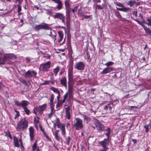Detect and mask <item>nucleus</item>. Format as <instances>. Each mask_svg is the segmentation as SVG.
Listing matches in <instances>:
<instances>
[{
	"label": "nucleus",
	"mask_w": 151,
	"mask_h": 151,
	"mask_svg": "<svg viewBox=\"0 0 151 151\" xmlns=\"http://www.w3.org/2000/svg\"><path fill=\"white\" fill-rule=\"evenodd\" d=\"M28 121L25 118H21L17 123L16 129L18 131H23L28 127Z\"/></svg>",
	"instance_id": "f257e3e1"
},
{
	"label": "nucleus",
	"mask_w": 151,
	"mask_h": 151,
	"mask_svg": "<svg viewBox=\"0 0 151 151\" xmlns=\"http://www.w3.org/2000/svg\"><path fill=\"white\" fill-rule=\"evenodd\" d=\"M75 120L76 122L74 124V126L76 130H80L83 127V121L79 118H76Z\"/></svg>",
	"instance_id": "f03ea898"
},
{
	"label": "nucleus",
	"mask_w": 151,
	"mask_h": 151,
	"mask_svg": "<svg viewBox=\"0 0 151 151\" xmlns=\"http://www.w3.org/2000/svg\"><path fill=\"white\" fill-rule=\"evenodd\" d=\"M93 122L95 126H92V127L95 129L96 128L98 131H102L104 128V125L99 121L95 118L93 119Z\"/></svg>",
	"instance_id": "7ed1b4c3"
},
{
	"label": "nucleus",
	"mask_w": 151,
	"mask_h": 151,
	"mask_svg": "<svg viewBox=\"0 0 151 151\" xmlns=\"http://www.w3.org/2000/svg\"><path fill=\"white\" fill-rule=\"evenodd\" d=\"M109 141L105 140L99 142V143L100 145L102 147V148H101L99 151H106L109 149L106 145H109Z\"/></svg>",
	"instance_id": "20e7f679"
},
{
	"label": "nucleus",
	"mask_w": 151,
	"mask_h": 151,
	"mask_svg": "<svg viewBox=\"0 0 151 151\" xmlns=\"http://www.w3.org/2000/svg\"><path fill=\"white\" fill-rule=\"evenodd\" d=\"M52 16L55 19H58L61 20L64 24H65V17L63 14L56 13L55 15H52Z\"/></svg>",
	"instance_id": "39448f33"
},
{
	"label": "nucleus",
	"mask_w": 151,
	"mask_h": 151,
	"mask_svg": "<svg viewBox=\"0 0 151 151\" xmlns=\"http://www.w3.org/2000/svg\"><path fill=\"white\" fill-rule=\"evenodd\" d=\"M37 75L36 72L34 70L32 71L28 70L25 73L24 76L25 78H30L32 77L33 76H35Z\"/></svg>",
	"instance_id": "423d86ee"
},
{
	"label": "nucleus",
	"mask_w": 151,
	"mask_h": 151,
	"mask_svg": "<svg viewBox=\"0 0 151 151\" xmlns=\"http://www.w3.org/2000/svg\"><path fill=\"white\" fill-rule=\"evenodd\" d=\"M15 104H16L17 106H20L22 107L23 109L27 106V105L28 101H22L21 102L16 100H14Z\"/></svg>",
	"instance_id": "0eeeda50"
},
{
	"label": "nucleus",
	"mask_w": 151,
	"mask_h": 151,
	"mask_svg": "<svg viewBox=\"0 0 151 151\" xmlns=\"http://www.w3.org/2000/svg\"><path fill=\"white\" fill-rule=\"evenodd\" d=\"M50 62L49 61L45 63L41 64L40 65V68L42 70L47 71L50 67Z\"/></svg>",
	"instance_id": "6e6552de"
},
{
	"label": "nucleus",
	"mask_w": 151,
	"mask_h": 151,
	"mask_svg": "<svg viewBox=\"0 0 151 151\" xmlns=\"http://www.w3.org/2000/svg\"><path fill=\"white\" fill-rule=\"evenodd\" d=\"M85 67V65L82 62L76 63L74 66V68L79 70H83Z\"/></svg>",
	"instance_id": "1a4fd4ad"
},
{
	"label": "nucleus",
	"mask_w": 151,
	"mask_h": 151,
	"mask_svg": "<svg viewBox=\"0 0 151 151\" xmlns=\"http://www.w3.org/2000/svg\"><path fill=\"white\" fill-rule=\"evenodd\" d=\"M134 20L137 22L139 25L143 27L146 33L150 34L151 33V31L150 30L149 28L146 27L144 26V25L143 24L142 22L136 19H134Z\"/></svg>",
	"instance_id": "9d476101"
},
{
	"label": "nucleus",
	"mask_w": 151,
	"mask_h": 151,
	"mask_svg": "<svg viewBox=\"0 0 151 151\" xmlns=\"http://www.w3.org/2000/svg\"><path fill=\"white\" fill-rule=\"evenodd\" d=\"M115 70V68L112 67L105 68L101 72V74H107Z\"/></svg>",
	"instance_id": "9b49d317"
},
{
	"label": "nucleus",
	"mask_w": 151,
	"mask_h": 151,
	"mask_svg": "<svg viewBox=\"0 0 151 151\" xmlns=\"http://www.w3.org/2000/svg\"><path fill=\"white\" fill-rule=\"evenodd\" d=\"M115 70V68L112 67L105 68L101 72V74H107Z\"/></svg>",
	"instance_id": "f8f14e48"
},
{
	"label": "nucleus",
	"mask_w": 151,
	"mask_h": 151,
	"mask_svg": "<svg viewBox=\"0 0 151 151\" xmlns=\"http://www.w3.org/2000/svg\"><path fill=\"white\" fill-rule=\"evenodd\" d=\"M29 136L30 137V140L31 141H32L34 138V129L33 127H30L29 128Z\"/></svg>",
	"instance_id": "ddd939ff"
},
{
	"label": "nucleus",
	"mask_w": 151,
	"mask_h": 151,
	"mask_svg": "<svg viewBox=\"0 0 151 151\" xmlns=\"http://www.w3.org/2000/svg\"><path fill=\"white\" fill-rule=\"evenodd\" d=\"M47 106V105L46 104H43L41 106H40L37 108V110L39 112L42 113V112L45 110Z\"/></svg>",
	"instance_id": "4468645a"
},
{
	"label": "nucleus",
	"mask_w": 151,
	"mask_h": 151,
	"mask_svg": "<svg viewBox=\"0 0 151 151\" xmlns=\"http://www.w3.org/2000/svg\"><path fill=\"white\" fill-rule=\"evenodd\" d=\"M4 56L6 60L8 58L15 59L17 58L16 55L13 54H6Z\"/></svg>",
	"instance_id": "2eb2a0df"
},
{
	"label": "nucleus",
	"mask_w": 151,
	"mask_h": 151,
	"mask_svg": "<svg viewBox=\"0 0 151 151\" xmlns=\"http://www.w3.org/2000/svg\"><path fill=\"white\" fill-rule=\"evenodd\" d=\"M60 83L62 86H64L65 88H67V80L65 77L62 78L60 80Z\"/></svg>",
	"instance_id": "dca6fc26"
},
{
	"label": "nucleus",
	"mask_w": 151,
	"mask_h": 151,
	"mask_svg": "<svg viewBox=\"0 0 151 151\" xmlns=\"http://www.w3.org/2000/svg\"><path fill=\"white\" fill-rule=\"evenodd\" d=\"M42 29L45 30H51L52 28L49 26V24L46 23H44L43 24H41Z\"/></svg>",
	"instance_id": "f3484780"
},
{
	"label": "nucleus",
	"mask_w": 151,
	"mask_h": 151,
	"mask_svg": "<svg viewBox=\"0 0 151 151\" xmlns=\"http://www.w3.org/2000/svg\"><path fill=\"white\" fill-rule=\"evenodd\" d=\"M70 108L69 106L65 108L66 116L67 119H70Z\"/></svg>",
	"instance_id": "a211bd4d"
},
{
	"label": "nucleus",
	"mask_w": 151,
	"mask_h": 151,
	"mask_svg": "<svg viewBox=\"0 0 151 151\" xmlns=\"http://www.w3.org/2000/svg\"><path fill=\"white\" fill-rule=\"evenodd\" d=\"M116 8L117 10L125 12H127L131 10V9L130 8L128 7H125L124 6H123L122 7V8L116 7Z\"/></svg>",
	"instance_id": "6ab92c4d"
},
{
	"label": "nucleus",
	"mask_w": 151,
	"mask_h": 151,
	"mask_svg": "<svg viewBox=\"0 0 151 151\" xmlns=\"http://www.w3.org/2000/svg\"><path fill=\"white\" fill-rule=\"evenodd\" d=\"M13 140L15 146L17 147H19L20 146L19 144V141L18 138L15 136H13Z\"/></svg>",
	"instance_id": "aec40b11"
},
{
	"label": "nucleus",
	"mask_w": 151,
	"mask_h": 151,
	"mask_svg": "<svg viewBox=\"0 0 151 151\" xmlns=\"http://www.w3.org/2000/svg\"><path fill=\"white\" fill-rule=\"evenodd\" d=\"M68 76L69 80L72 81L73 80V72L72 70H69L68 71Z\"/></svg>",
	"instance_id": "412c9836"
},
{
	"label": "nucleus",
	"mask_w": 151,
	"mask_h": 151,
	"mask_svg": "<svg viewBox=\"0 0 151 151\" xmlns=\"http://www.w3.org/2000/svg\"><path fill=\"white\" fill-rule=\"evenodd\" d=\"M50 106L54 107V105L53 104V101L54 98V96L53 94H51L50 95Z\"/></svg>",
	"instance_id": "4be33fe9"
},
{
	"label": "nucleus",
	"mask_w": 151,
	"mask_h": 151,
	"mask_svg": "<svg viewBox=\"0 0 151 151\" xmlns=\"http://www.w3.org/2000/svg\"><path fill=\"white\" fill-rule=\"evenodd\" d=\"M105 130L107 132L106 133V135L107 137L106 139H105L104 140L109 141V135L111 132V129L110 128L108 127Z\"/></svg>",
	"instance_id": "5701e85b"
},
{
	"label": "nucleus",
	"mask_w": 151,
	"mask_h": 151,
	"mask_svg": "<svg viewBox=\"0 0 151 151\" xmlns=\"http://www.w3.org/2000/svg\"><path fill=\"white\" fill-rule=\"evenodd\" d=\"M82 117L83 118L84 121H86L87 123L91 121V118L88 116L83 114H81Z\"/></svg>",
	"instance_id": "b1692460"
},
{
	"label": "nucleus",
	"mask_w": 151,
	"mask_h": 151,
	"mask_svg": "<svg viewBox=\"0 0 151 151\" xmlns=\"http://www.w3.org/2000/svg\"><path fill=\"white\" fill-rule=\"evenodd\" d=\"M50 107L51 108V112L48 114V117L49 118H51L55 112L54 109V107L50 106Z\"/></svg>",
	"instance_id": "393cba45"
},
{
	"label": "nucleus",
	"mask_w": 151,
	"mask_h": 151,
	"mask_svg": "<svg viewBox=\"0 0 151 151\" xmlns=\"http://www.w3.org/2000/svg\"><path fill=\"white\" fill-rule=\"evenodd\" d=\"M60 69V67L59 66H58L53 70V72L55 76L57 75L58 73L59 70Z\"/></svg>",
	"instance_id": "a878e982"
},
{
	"label": "nucleus",
	"mask_w": 151,
	"mask_h": 151,
	"mask_svg": "<svg viewBox=\"0 0 151 151\" xmlns=\"http://www.w3.org/2000/svg\"><path fill=\"white\" fill-rule=\"evenodd\" d=\"M136 3V1L134 0H130L128 2L127 5H129L131 7L133 6L134 4Z\"/></svg>",
	"instance_id": "bb28decb"
},
{
	"label": "nucleus",
	"mask_w": 151,
	"mask_h": 151,
	"mask_svg": "<svg viewBox=\"0 0 151 151\" xmlns=\"http://www.w3.org/2000/svg\"><path fill=\"white\" fill-rule=\"evenodd\" d=\"M62 131L63 135H65V128L64 125H62L61 128H60Z\"/></svg>",
	"instance_id": "cd10ccee"
},
{
	"label": "nucleus",
	"mask_w": 151,
	"mask_h": 151,
	"mask_svg": "<svg viewBox=\"0 0 151 151\" xmlns=\"http://www.w3.org/2000/svg\"><path fill=\"white\" fill-rule=\"evenodd\" d=\"M50 89L52 91L54 92L59 94L60 93V91L58 90V88H56L54 87H51Z\"/></svg>",
	"instance_id": "c85d7f7f"
},
{
	"label": "nucleus",
	"mask_w": 151,
	"mask_h": 151,
	"mask_svg": "<svg viewBox=\"0 0 151 151\" xmlns=\"http://www.w3.org/2000/svg\"><path fill=\"white\" fill-rule=\"evenodd\" d=\"M6 59L5 56L3 58H0V65H3L5 63Z\"/></svg>",
	"instance_id": "c756f323"
},
{
	"label": "nucleus",
	"mask_w": 151,
	"mask_h": 151,
	"mask_svg": "<svg viewBox=\"0 0 151 151\" xmlns=\"http://www.w3.org/2000/svg\"><path fill=\"white\" fill-rule=\"evenodd\" d=\"M35 28L37 30H39L40 29H42L41 24L35 25Z\"/></svg>",
	"instance_id": "7c9ffc66"
},
{
	"label": "nucleus",
	"mask_w": 151,
	"mask_h": 151,
	"mask_svg": "<svg viewBox=\"0 0 151 151\" xmlns=\"http://www.w3.org/2000/svg\"><path fill=\"white\" fill-rule=\"evenodd\" d=\"M37 148V141L35 142L32 146V150L35 151Z\"/></svg>",
	"instance_id": "2f4dec72"
},
{
	"label": "nucleus",
	"mask_w": 151,
	"mask_h": 151,
	"mask_svg": "<svg viewBox=\"0 0 151 151\" xmlns=\"http://www.w3.org/2000/svg\"><path fill=\"white\" fill-rule=\"evenodd\" d=\"M60 39L59 40L58 42L60 43L61 45L65 42V39L64 38L63 41L62 42L63 37H60Z\"/></svg>",
	"instance_id": "473e14b6"
},
{
	"label": "nucleus",
	"mask_w": 151,
	"mask_h": 151,
	"mask_svg": "<svg viewBox=\"0 0 151 151\" xmlns=\"http://www.w3.org/2000/svg\"><path fill=\"white\" fill-rule=\"evenodd\" d=\"M114 64V63L113 62L111 61H110L106 63L105 64H104V65L107 66L108 67H109V66L112 65L113 64Z\"/></svg>",
	"instance_id": "72a5a7b5"
},
{
	"label": "nucleus",
	"mask_w": 151,
	"mask_h": 151,
	"mask_svg": "<svg viewBox=\"0 0 151 151\" xmlns=\"http://www.w3.org/2000/svg\"><path fill=\"white\" fill-rule=\"evenodd\" d=\"M25 112L27 115H29L30 113V111L26 106L25 107L24 109Z\"/></svg>",
	"instance_id": "f704fd0d"
},
{
	"label": "nucleus",
	"mask_w": 151,
	"mask_h": 151,
	"mask_svg": "<svg viewBox=\"0 0 151 151\" xmlns=\"http://www.w3.org/2000/svg\"><path fill=\"white\" fill-rule=\"evenodd\" d=\"M150 126L149 124L145 125L144 126V128L145 129V132L146 133L148 132L149 131V127Z\"/></svg>",
	"instance_id": "c9c22d12"
},
{
	"label": "nucleus",
	"mask_w": 151,
	"mask_h": 151,
	"mask_svg": "<svg viewBox=\"0 0 151 151\" xmlns=\"http://www.w3.org/2000/svg\"><path fill=\"white\" fill-rule=\"evenodd\" d=\"M58 34L60 37H63V33L62 31H59L58 32Z\"/></svg>",
	"instance_id": "e433bc0d"
},
{
	"label": "nucleus",
	"mask_w": 151,
	"mask_h": 151,
	"mask_svg": "<svg viewBox=\"0 0 151 151\" xmlns=\"http://www.w3.org/2000/svg\"><path fill=\"white\" fill-rule=\"evenodd\" d=\"M47 11L45 12L46 13L48 14V15H50V16H52V12L51 10H50L49 9H47L46 10Z\"/></svg>",
	"instance_id": "4c0bfd02"
},
{
	"label": "nucleus",
	"mask_w": 151,
	"mask_h": 151,
	"mask_svg": "<svg viewBox=\"0 0 151 151\" xmlns=\"http://www.w3.org/2000/svg\"><path fill=\"white\" fill-rule=\"evenodd\" d=\"M68 92L66 93L65 94L64 96L63 99L62 101V103H64L65 102V101L66 99L67 98L68 96Z\"/></svg>",
	"instance_id": "58836bf2"
},
{
	"label": "nucleus",
	"mask_w": 151,
	"mask_h": 151,
	"mask_svg": "<svg viewBox=\"0 0 151 151\" xmlns=\"http://www.w3.org/2000/svg\"><path fill=\"white\" fill-rule=\"evenodd\" d=\"M70 137H67L66 139V143L68 145H69V143L70 141Z\"/></svg>",
	"instance_id": "ea45409f"
},
{
	"label": "nucleus",
	"mask_w": 151,
	"mask_h": 151,
	"mask_svg": "<svg viewBox=\"0 0 151 151\" xmlns=\"http://www.w3.org/2000/svg\"><path fill=\"white\" fill-rule=\"evenodd\" d=\"M19 81L21 83L26 85V83L27 81H25V80H24V79H19Z\"/></svg>",
	"instance_id": "a19ab883"
},
{
	"label": "nucleus",
	"mask_w": 151,
	"mask_h": 151,
	"mask_svg": "<svg viewBox=\"0 0 151 151\" xmlns=\"http://www.w3.org/2000/svg\"><path fill=\"white\" fill-rule=\"evenodd\" d=\"M78 8V6H75V7H74V8L73 9H72V10H71L72 12L73 13H74L75 12H76Z\"/></svg>",
	"instance_id": "79ce46f5"
},
{
	"label": "nucleus",
	"mask_w": 151,
	"mask_h": 151,
	"mask_svg": "<svg viewBox=\"0 0 151 151\" xmlns=\"http://www.w3.org/2000/svg\"><path fill=\"white\" fill-rule=\"evenodd\" d=\"M15 111L16 112V114L15 116V119H16V118L18 117L19 115V111L16 110H15Z\"/></svg>",
	"instance_id": "37998d69"
},
{
	"label": "nucleus",
	"mask_w": 151,
	"mask_h": 151,
	"mask_svg": "<svg viewBox=\"0 0 151 151\" xmlns=\"http://www.w3.org/2000/svg\"><path fill=\"white\" fill-rule=\"evenodd\" d=\"M96 9H103L104 7H102L101 6L99 5H97L96 7Z\"/></svg>",
	"instance_id": "c03bdc74"
},
{
	"label": "nucleus",
	"mask_w": 151,
	"mask_h": 151,
	"mask_svg": "<svg viewBox=\"0 0 151 151\" xmlns=\"http://www.w3.org/2000/svg\"><path fill=\"white\" fill-rule=\"evenodd\" d=\"M49 81H46L43 83H41V85H48L49 84Z\"/></svg>",
	"instance_id": "a18cd8bd"
},
{
	"label": "nucleus",
	"mask_w": 151,
	"mask_h": 151,
	"mask_svg": "<svg viewBox=\"0 0 151 151\" xmlns=\"http://www.w3.org/2000/svg\"><path fill=\"white\" fill-rule=\"evenodd\" d=\"M18 6V12L19 13L22 10L21 6V5H17Z\"/></svg>",
	"instance_id": "49530a36"
},
{
	"label": "nucleus",
	"mask_w": 151,
	"mask_h": 151,
	"mask_svg": "<svg viewBox=\"0 0 151 151\" xmlns=\"http://www.w3.org/2000/svg\"><path fill=\"white\" fill-rule=\"evenodd\" d=\"M43 134L46 137V138L48 139L49 140H50V139L49 137V136L46 134L45 132H43Z\"/></svg>",
	"instance_id": "de8ad7c7"
},
{
	"label": "nucleus",
	"mask_w": 151,
	"mask_h": 151,
	"mask_svg": "<svg viewBox=\"0 0 151 151\" xmlns=\"http://www.w3.org/2000/svg\"><path fill=\"white\" fill-rule=\"evenodd\" d=\"M78 14L79 15V16H80V17H83V18L82 19V20H83V18L84 17V16H85V15L83 14L82 13H79V12H78Z\"/></svg>",
	"instance_id": "09e8293b"
},
{
	"label": "nucleus",
	"mask_w": 151,
	"mask_h": 151,
	"mask_svg": "<svg viewBox=\"0 0 151 151\" xmlns=\"http://www.w3.org/2000/svg\"><path fill=\"white\" fill-rule=\"evenodd\" d=\"M50 36L54 40V41L56 40V35H51Z\"/></svg>",
	"instance_id": "8fccbe9b"
},
{
	"label": "nucleus",
	"mask_w": 151,
	"mask_h": 151,
	"mask_svg": "<svg viewBox=\"0 0 151 151\" xmlns=\"http://www.w3.org/2000/svg\"><path fill=\"white\" fill-rule=\"evenodd\" d=\"M115 14L116 16L118 17L119 18L121 16V15L119 14V12L118 11L116 12Z\"/></svg>",
	"instance_id": "3c124183"
},
{
	"label": "nucleus",
	"mask_w": 151,
	"mask_h": 151,
	"mask_svg": "<svg viewBox=\"0 0 151 151\" xmlns=\"http://www.w3.org/2000/svg\"><path fill=\"white\" fill-rule=\"evenodd\" d=\"M58 134H55V137L56 138V139L58 141H60V138H59V137L58 136Z\"/></svg>",
	"instance_id": "603ef678"
},
{
	"label": "nucleus",
	"mask_w": 151,
	"mask_h": 151,
	"mask_svg": "<svg viewBox=\"0 0 151 151\" xmlns=\"http://www.w3.org/2000/svg\"><path fill=\"white\" fill-rule=\"evenodd\" d=\"M63 103L62 102L61 103L58 102L56 105V107H60L62 105Z\"/></svg>",
	"instance_id": "864d4df0"
},
{
	"label": "nucleus",
	"mask_w": 151,
	"mask_h": 151,
	"mask_svg": "<svg viewBox=\"0 0 151 151\" xmlns=\"http://www.w3.org/2000/svg\"><path fill=\"white\" fill-rule=\"evenodd\" d=\"M64 72V70L63 69H61L59 73V75H60L63 74Z\"/></svg>",
	"instance_id": "5fc2aeb1"
},
{
	"label": "nucleus",
	"mask_w": 151,
	"mask_h": 151,
	"mask_svg": "<svg viewBox=\"0 0 151 151\" xmlns=\"http://www.w3.org/2000/svg\"><path fill=\"white\" fill-rule=\"evenodd\" d=\"M91 15H85V16H84V18L85 19H87L90 18L91 17Z\"/></svg>",
	"instance_id": "6e6d98bb"
},
{
	"label": "nucleus",
	"mask_w": 151,
	"mask_h": 151,
	"mask_svg": "<svg viewBox=\"0 0 151 151\" xmlns=\"http://www.w3.org/2000/svg\"><path fill=\"white\" fill-rule=\"evenodd\" d=\"M62 125H64L61 124V123H59V124H57V126H58V127L60 128H61Z\"/></svg>",
	"instance_id": "4d7b16f0"
},
{
	"label": "nucleus",
	"mask_w": 151,
	"mask_h": 151,
	"mask_svg": "<svg viewBox=\"0 0 151 151\" xmlns=\"http://www.w3.org/2000/svg\"><path fill=\"white\" fill-rule=\"evenodd\" d=\"M7 134L11 139H12V136H11V134L9 132H8V133Z\"/></svg>",
	"instance_id": "13d9d810"
},
{
	"label": "nucleus",
	"mask_w": 151,
	"mask_h": 151,
	"mask_svg": "<svg viewBox=\"0 0 151 151\" xmlns=\"http://www.w3.org/2000/svg\"><path fill=\"white\" fill-rule=\"evenodd\" d=\"M56 124H59V123H60V120L59 119L57 118H56Z\"/></svg>",
	"instance_id": "bf43d9fd"
},
{
	"label": "nucleus",
	"mask_w": 151,
	"mask_h": 151,
	"mask_svg": "<svg viewBox=\"0 0 151 151\" xmlns=\"http://www.w3.org/2000/svg\"><path fill=\"white\" fill-rule=\"evenodd\" d=\"M26 62L27 63H29L30 61V58L28 57L26 58Z\"/></svg>",
	"instance_id": "052dcab7"
},
{
	"label": "nucleus",
	"mask_w": 151,
	"mask_h": 151,
	"mask_svg": "<svg viewBox=\"0 0 151 151\" xmlns=\"http://www.w3.org/2000/svg\"><path fill=\"white\" fill-rule=\"evenodd\" d=\"M31 85V83H30V82L29 81H28V82H26V85L28 86H29L30 85Z\"/></svg>",
	"instance_id": "680f3d73"
},
{
	"label": "nucleus",
	"mask_w": 151,
	"mask_h": 151,
	"mask_svg": "<svg viewBox=\"0 0 151 151\" xmlns=\"http://www.w3.org/2000/svg\"><path fill=\"white\" fill-rule=\"evenodd\" d=\"M133 108H137V106H130L129 108V109L130 110H132V109Z\"/></svg>",
	"instance_id": "e2e57ef3"
},
{
	"label": "nucleus",
	"mask_w": 151,
	"mask_h": 151,
	"mask_svg": "<svg viewBox=\"0 0 151 151\" xmlns=\"http://www.w3.org/2000/svg\"><path fill=\"white\" fill-rule=\"evenodd\" d=\"M60 93L59 94H58V95L57 96V99L58 101H59L60 98Z\"/></svg>",
	"instance_id": "0e129e2a"
},
{
	"label": "nucleus",
	"mask_w": 151,
	"mask_h": 151,
	"mask_svg": "<svg viewBox=\"0 0 151 151\" xmlns=\"http://www.w3.org/2000/svg\"><path fill=\"white\" fill-rule=\"evenodd\" d=\"M65 4L66 6H69V3L67 1H65Z\"/></svg>",
	"instance_id": "69168bd1"
},
{
	"label": "nucleus",
	"mask_w": 151,
	"mask_h": 151,
	"mask_svg": "<svg viewBox=\"0 0 151 151\" xmlns=\"http://www.w3.org/2000/svg\"><path fill=\"white\" fill-rule=\"evenodd\" d=\"M123 6V5L122 4H121V3H120L119 2L117 6L122 7Z\"/></svg>",
	"instance_id": "338daca9"
},
{
	"label": "nucleus",
	"mask_w": 151,
	"mask_h": 151,
	"mask_svg": "<svg viewBox=\"0 0 151 151\" xmlns=\"http://www.w3.org/2000/svg\"><path fill=\"white\" fill-rule=\"evenodd\" d=\"M132 141L134 143H136L137 142V140L135 139H132Z\"/></svg>",
	"instance_id": "774afa93"
}]
</instances>
